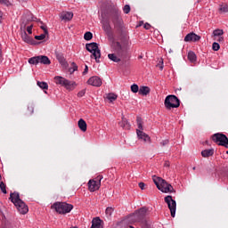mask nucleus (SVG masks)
<instances>
[{
    "mask_svg": "<svg viewBox=\"0 0 228 228\" xmlns=\"http://www.w3.org/2000/svg\"><path fill=\"white\" fill-rule=\"evenodd\" d=\"M131 92H133V94H138V92L140 93V87L138 86V85L136 84L132 85Z\"/></svg>",
    "mask_w": 228,
    "mask_h": 228,
    "instance_id": "31",
    "label": "nucleus"
},
{
    "mask_svg": "<svg viewBox=\"0 0 228 228\" xmlns=\"http://www.w3.org/2000/svg\"><path fill=\"white\" fill-rule=\"evenodd\" d=\"M212 141L214 143L217 145H221V147H225L228 149V138L227 135L222 133H216L212 135Z\"/></svg>",
    "mask_w": 228,
    "mask_h": 228,
    "instance_id": "8",
    "label": "nucleus"
},
{
    "mask_svg": "<svg viewBox=\"0 0 228 228\" xmlns=\"http://www.w3.org/2000/svg\"><path fill=\"white\" fill-rule=\"evenodd\" d=\"M108 58L111 61H114V63H119V61H121L120 58H122V56H118V55L117 56V54L115 53H109Z\"/></svg>",
    "mask_w": 228,
    "mask_h": 228,
    "instance_id": "19",
    "label": "nucleus"
},
{
    "mask_svg": "<svg viewBox=\"0 0 228 228\" xmlns=\"http://www.w3.org/2000/svg\"><path fill=\"white\" fill-rule=\"evenodd\" d=\"M39 63L42 65H51V60L45 55H39Z\"/></svg>",
    "mask_w": 228,
    "mask_h": 228,
    "instance_id": "20",
    "label": "nucleus"
},
{
    "mask_svg": "<svg viewBox=\"0 0 228 228\" xmlns=\"http://www.w3.org/2000/svg\"><path fill=\"white\" fill-rule=\"evenodd\" d=\"M88 188L89 191H97L101 188V180L95 181V180H90L88 182Z\"/></svg>",
    "mask_w": 228,
    "mask_h": 228,
    "instance_id": "13",
    "label": "nucleus"
},
{
    "mask_svg": "<svg viewBox=\"0 0 228 228\" xmlns=\"http://www.w3.org/2000/svg\"><path fill=\"white\" fill-rule=\"evenodd\" d=\"M224 40V37H219V42H222Z\"/></svg>",
    "mask_w": 228,
    "mask_h": 228,
    "instance_id": "53",
    "label": "nucleus"
},
{
    "mask_svg": "<svg viewBox=\"0 0 228 228\" xmlns=\"http://www.w3.org/2000/svg\"><path fill=\"white\" fill-rule=\"evenodd\" d=\"M87 84H89L91 86H102V79H101V77L94 76V77H91L88 80H87Z\"/></svg>",
    "mask_w": 228,
    "mask_h": 228,
    "instance_id": "11",
    "label": "nucleus"
},
{
    "mask_svg": "<svg viewBox=\"0 0 228 228\" xmlns=\"http://www.w3.org/2000/svg\"><path fill=\"white\" fill-rule=\"evenodd\" d=\"M34 110L35 109L33 108V105H30L28 107V111L30 115L33 114Z\"/></svg>",
    "mask_w": 228,
    "mask_h": 228,
    "instance_id": "44",
    "label": "nucleus"
},
{
    "mask_svg": "<svg viewBox=\"0 0 228 228\" xmlns=\"http://www.w3.org/2000/svg\"><path fill=\"white\" fill-rule=\"evenodd\" d=\"M9 199L11 202L14 204L15 208H17L20 215H26L28 211H29L28 205H26V203L22 201V200H20V194H19V192L17 191L11 192Z\"/></svg>",
    "mask_w": 228,
    "mask_h": 228,
    "instance_id": "1",
    "label": "nucleus"
},
{
    "mask_svg": "<svg viewBox=\"0 0 228 228\" xmlns=\"http://www.w3.org/2000/svg\"><path fill=\"white\" fill-rule=\"evenodd\" d=\"M164 200H165L166 204H167V208L170 210L171 216L173 218H175V211L177 209V203L172 198L171 195L166 196Z\"/></svg>",
    "mask_w": 228,
    "mask_h": 228,
    "instance_id": "9",
    "label": "nucleus"
},
{
    "mask_svg": "<svg viewBox=\"0 0 228 228\" xmlns=\"http://www.w3.org/2000/svg\"><path fill=\"white\" fill-rule=\"evenodd\" d=\"M117 94H109L107 96V99L110 102H113V101H117Z\"/></svg>",
    "mask_w": 228,
    "mask_h": 228,
    "instance_id": "32",
    "label": "nucleus"
},
{
    "mask_svg": "<svg viewBox=\"0 0 228 228\" xmlns=\"http://www.w3.org/2000/svg\"><path fill=\"white\" fill-rule=\"evenodd\" d=\"M214 37H222L224 35V30L222 29H216L213 31Z\"/></svg>",
    "mask_w": 228,
    "mask_h": 228,
    "instance_id": "34",
    "label": "nucleus"
},
{
    "mask_svg": "<svg viewBox=\"0 0 228 228\" xmlns=\"http://www.w3.org/2000/svg\"><path fill=\"white\" fill-rule=\"evenodd\" d=\"M134 214L135 215L139 222H143V219L145 218V216H147V208L142 207L139 210L135 211Z\"/></svg>",
    "mask_w": 228,
    "mask_h": 228,
    "instance_id": "12",
    "label": "nucleus"
},
{
    "mask_svg": "<svg viewBox=\"0 0 228 228\" xmlns=\"http://www.w3.org/2000/svg\"><path fill=\"white\" fill-rule=\"evenodd\" d=\"M86 49L89 53H92L91 58H94L96 63H101V50L99 45L95 42L86 45Z\"/></svg>",
    "mask_w": 228,
    "mask_h": 228,
    "instance_id": "4",
    "label": "nucleus"
},
{
    "mask_svg": "<svg viewBox=\"0 0 228 228\" xmlns=\"http://www.w3.org/2000/svg\"><path fill=\"white\" fill-rule=\"evenodd\" d=\"M37 86H39V88L42 90H47L49 88V85H47L46 82L37 81Z\"/></svg>",
    "mask_w": 228,
    "mask_h": 228,
    "instance_id": "27",
    "label": "nucleus"
},
{
    "mask_svg": "<svg viewBox=\"0 0 228 228\" xmlns=\"http://www.w3.org/2000/svg\"><path fill=\"white\" fill-rule=\"evenodd\" d=\"M123 12L124 13H129V12H131V6H129V4H126L123 8Z\"/></svg>",
    "mask_w": 228,
    "mask_h": 228,
    "instance_id": "38",
    "label": "nucleus"
},
{
    "mask_svg": "<svg viewBox=\"0 0 228 228\" xmlns=\"http://www.w3.org/2000/svg\"><path fill=\"white\" fill-rule=\"evenodd\" d=\"M113 211H114L113 208L108 207V208H106V210H105V215H106L107 216H111V215H113Z\"/></svg>",
    "mask_w": 228,
    "mask_h": 228,
    "instance_id": "33",
    "label": "nucleus"
},
{
    "mask_svg": "<svg viewBox=\"0 0 228 228\" xmlns=\"http://www.w3.org/2000/svg\"><path fill=\"white\" fill-rule=\"evenodd\" d=\"M213 154H215L214 149L204 150L201 151V156L203 158H209L210 156H213Z\"/></svg>",
    "mask_w": 228,
    "mask_h": 228,
    "instance_id": "22",
    "label": "nucleus"
},
{
    "mask_svg": "<svg viewBox=\"0 0 228 228\" xmlns=\"http://www.w3.org/2000/svg\"><path fill=\"white\" fill-rule=\"evenodd\" d=\"M213 51H219L220 50V44L214 42L212 45Z\"/></svg>",
    "mask_w": 228,
    "mask_h": 228,
    "instance_id": "37",
    "label": "nucleus"
},
{
    "mask_svg": "<svg viewBox=\"0 0 228 228\" xmlns=\"http://www.w3.org/2000/svg\"><path fill=\"white\" fill-rule=\"evenodd\" d=\"M27 31L29 35H31V33H33V25L27 27Z\"/></svg>",
    "mask_w": 228,
    "mask_h": 228,
    "instance_id": "43",
    "label": "nucleus"
},
{
    "mask_svg": "<svg viewBox=\"0 0 228 228\" xmlns=\"http://www.w3.org/2000/svg\"><path fill=\"white\" fill-rule=\"evenodd\" d=\"M84 38L86 41H90V40H92V38H94V34H92V32H90V31L86 32L84 35Z\"/></svg>",
    "mask_w": 228,
    "mask_h": 228,
    "instance_id": "30",
    "label": "nucleus"
},
{
    "mask_svg": "<svg viewBox=\"0 0 228 228\" xmlns=\"http://www.w3.org/2000/svg\"><path fill=\"white\" fill-rule=\"evenodd\" d=\"M21 38L23 42H26V44H33V38L28 36V33H26V31L21 33Z\"/></svg>",
    "mask_w": 228,
    "mask_h": 228,
    "instance_id": "21",
    "label": "nucleus"
},
{
    "mask_svg": "<svg viewBox=\"0 0 228 228\" xmlns=\"http://www.w3.org/2000/svg\"><path fill=\"white\" fill-rule=\"evenodd\" d=\"M113 49L118 56L124 57L127 54V45L120 44V42L113 43Z\"/></svg>",
    "mask_w": 228,
    "mask_h": 228,
    "instance_id": "10",
    "label": "nucleus"
},
{
    "mask_svg": "<svg viewBox=\"0 0 228 228\" xmlns=\"http://www.w3.org/2000/svg\"><path fill=\"white\" fill-rule=\"evenodd\" d=\"M153 183L157 186L158 190L162 191V193H175L174 186L168 183L165 179L156 177L153 178Z\"/></svg>",
    "mask_w": 228,
    "mask_h": 228,
    "instance_id": "2",
    "label": "nucleus"
},
{
    "mask_svg": "<svg viewBox=\"0 0 228 228\" xmlns=\"http://www.w3.org/2000/svg\"><path fill=\"white\" fill-rule=\"evenodd\" d=\"M136 122L138 126V129L136 130V134L139 140H143V142H148V143H151V136H149V134L143 132V120L142 119V117H137Z\"/></svg>",
    "mask_w": 228,
    "mask_h": 228,
    "instance_id": "6",
    "label": "nucleus"
},
{
    "mask_svg": "<svg viewBox=\"0 0 228 228\" xmlns=\"http://www.w3.org/2000/svg\"><path fill=\"white\" fill-rule=\"evenodd\" d=\"M74 17V13L71 12H63L61 16V19L62 20H72V18Z\"/></svg>",
    "mask_w": 228,
    "mask_h": 228,
    "instance_id": "18",
    "label": "nucleus"
},
{
    "mask_svg": "<svg viewBox=\"0 0 228 228\" xmlns=\"http://www.w3.org/2000/svg\"><path fill=\"white\" fill-rule=\"evenodd\" d=\"M52 208L60 215H67V213H70L74 209V206L67 202H55Z\"/></svg>",
    "mask_w": 228,
    "mask_h": 228,
    "instance_id": "5",
    "label": "nucleus"
},
{
    "mask_svg": "<svg viewBox=\"0 0 228 228\" xmlns=\"http://www.w3.org/2000/svg\"><path fill=\"white\" fill-rule=\"evenodd\" d=\"M47 34H45V33H44V34H41V35H39V36H35V39L36 40H44L45 38V36H46Z\"/></svg>",
    "mask_w": 228,
    "mask_h": 228,
    "instance_id": "39",
    "label": "nucleus"
},
{
    "mask_svg": "<svg viewBox=\"0 0 228 228\" xmlns=\"http://www.w3.org/2000/svg\"><path fill=\"white\" fill-rule=\"evenodd\" d=\"M53 79L56 85L63 86V88L67 89L68 92H72L76 90V87L77 86V83H76V81L69 80L61 76H56Z\"/></svg>",
    "mask_w": 228,
    "mask_h": 228,
    "instance_id": "3",
    "label": "nucleus"
},
{
    "mask_svg": "<svg viewBox=\"0 0 228 228\" xmlns=\"http://www.w3.org/2000/svg\"><path fill=\"white\" fill-rule=\"evenodd\" d=\"M195 168H196L195 167H192V170H195Z\"/></svg>",
    "mask_w": 228,
    "mask_h": 228,
    "instance_id": "54",
    "label": "nucleus"
},
{
    "mask_svg": "<svg viewBox=\"0 0 228 228\" xmlns=\"http://www.w3.org/2000/svg\"><path fill=\"white\" fill-rule=\"evenodd\" d=\"M157 67H159V69H160V70H163V60L160 61V63L157 64Z\"/></svg>",
    "mask_w": 228,
    "mask_h": 228,
    "instance_id": "47",
    "label": "nucleus"
},
{
    "mask_svg": "<svg viewBox=\"0 0 228 228\" xmlns=\"http://www.w3.org/2000/svg\"><path fill=\"white\" fill-rule=\"evenodd\" d=\"M164 167H170V161L167 160L165 163H164Z\"/></svg>",
    "mask_w": 228,
    "mask_h": 228,
    "instance_id": "50",
    "label": "nucleus"
},
{
    "mask_svg": "<svg viewBox=\"0 0 228 228\" xmlns=\"http://www.w3.org/2000/svg\"><path fill=\"white\" fill-rule=\"evenodd\" d=\"M86 74H88V66L87 65H86L85 69L83 71L84 76L86 75Z\"/></svg>",
    "mask_w": 228,
    "mask_h": 228,
    "instance_id": "48",
    "label": "nucleus"
},
{
    "mask_svg": "<svg viewBox=\"0 0 228 228\" xmlns=\"http://www.w3.org/2000/svg\"><path fill=\"white\" fill-rule=\"evenodd\" d=\"M0 4H4V6H10L12 4L8 0H0Z\"/></svg>",
    "mask_w": 228,
    "mask_h": 228,
    "instance_id": "40",
    "label": "nucleus"
},
{
    "mask_svg": "<svg viewBox=\"0 0 228 228\" xmlns=\"http://www.w3.org/2000/svg\"><path fill=\"white\" fill-rule=\"evenodd\" d=\"M57 60L62 67H69V63L67 62V60H65V57H63V55H57Z\"/></svg>",
    "mask_w": 228,
    "mask_h": 228,
    "instance_id": "24",
    "label": "nucleus"
},
{
    "mask_svg": "<svg viewBox=\"0 0 228 228\" xmlns=\"http://www.w3.org/2000/svg\"><path fill=\"white\" fill-rule=\"evenodd\" d=\"M3 22V12L0 11V23Z\"/></svg>",
    "mask_w": 228,
    "mask_h": 228,
    "instance_id": "51",
    "label": "nucleus"
},
{
    "mask_svg": "<svg viewBox=\"0 0 228 228\" xmlns=\"http://www.w3.org/2000/svg\"><path fill=\"white\" fill-rule=\"evenodd\" d=\"M78 127L80 130H82L83 133H86V121H85L83 118H80L78 120Z\"/></svg>",
    "mask_w": 228,
    "mask_h": 228,
    "instance_id": "23",
    "label": "nucleus"
},
{
    "mask_svg": "<svg viewBox=\"0 0 228 228\" xmlns=\"http://www.w3.org/2000/svg\"><path fill=\"white\" fill-rule=\"evenodd\" d=\"M85 94H86V90L83 89L77 93V97H85Z\"/></svg>",
    "mask_w": 228,
    "mask_h": 228,
    "instance_id": "41",
    "label": "nucleus"
},
{
    "mask_svg": "<svg viewBox=\"0 0 228 228\" xmlns=\"http://www.w3.org/2000/svg\"><path fill=\"white\" fill-rule=\"evenodd\" d=\"M200 40V36L191 32L187 34L184 37V42H199Z\"/></svg>",
    "mask_w": 228,
    "mask_h": 228,
    "instance_id": "14",
    "label": "nucleus"
},
{
    "mask_svg": "<svg viewBox=\"0 0 228 228\" xmlns=\"http://www.w3.org/2000/svg\"><path fill=\"white\" fill-rule=\"evenodd\" d=\"M144 29H151V24L145 23L144 24Z\"/></svg>",
    "mask_w": 228,
    "mask_h": 228,
    "instance_id": "49",
    "label": "nucleus"
},
{
    "mask_svg": "<svg viewBox=\"0 0 228 228\" xmlns=\"http://www.w3.org/2000/svg\"><path fill=\"white\" fill-rule=\"evenodd\" d=\"M0 190H1L2 192H4L6 195V193H7L6 184H4V182L0 183Z\"/></svg>",
    "mask_w": 228,
    "mask_h": 228,
    "instance_id": "36",
    "label": "nucleus"
},
{
    "mask_svg": "<svg viewBox=\"0 0 228 228\" xmlns=\"http://www.w3.org/2000/svg\"><path fill=\"white\" fill-rule=\"evenodd\" d=\"M188 60L189 61H191L192 63L194 61H197V55L193 52H189L188 53Z\"/></svg>",
    "mask_w": 228,
    "mask_h": 228,
    "instance_id": "26",
    "label": "nucleus"
},
{
    "mask_svg": "<svg viewBox=\"0 0 228 228\" xmlns=\"http://www.w3.org/2000/svg\"><path fill=\"white\" fill-rule=\"evenodd\" d=\"M219 11L221 12V13H228V4H222L219 8Z\"/></svg>",
    "mask_w": 228,
    "mask_h": 228,
    "instance_id": "29",
    "label": "nucleus"
},
{
    "mask_svg": "<svg viewBox=\"0 0 228 228\" xmlns=\"http://www.w3.org/2000/svg\"><path fill=\"white\" fill-rule=\"evenodd\" d=\"M151 94V88L146 86H142L139 88V95H149Z\"/></svg>",
    "mask_w": 228,
    "mask_h": 228,
    "instance_id": "17",
    "label": "nucleus"
},
{
    "mask_svg": "<svg viewBox=\"0 0 228 228\" xmlns=\"http://www.w3.org/2000/svg\"><path fill=\"white\" fill-rule=\"evenodd\" d=\"M119 16H120V13H118V12H116V13L114 14L113 19H112L114 24H115L116 22H120V18H119Z\"/></svg>",
    "mask_w": 228,
    "mask_h": 228,
    "instance_id": "35",
    "label": "nucleus"
},
{
    "mask_svg": "<svg viewBox=\"0 0 228 228\" xmlns=\"http://www.w3.org/2000/svg\"><path fill=\"white\" fill-rule=\"evenodd\" d=\"M19 1V3H26V1H28V0H18Z\"/></svg>",
    "mask_w": 228,
    "mask_h": 228,
    "instance_id": "52",
    "label": "nucleus"
},
{
    "mask_svg": "<svg viewBox=\"0 0 228 228\" xmlns=\"http://www.w3.org/2000/svg\"><path fill=\"white\" fill-rule=\"evenodd\" d=\"M28 63L30 65H38V63H40V57H39V55L32 57V58H29L28 59Z\"/></svg>",
    "mask_w": 228,
    "mask_h": 228,
    "instance_id": "25",
    "label": "nucleus"
},
{
    "mask_svg": "<svg viewBox=\"0 0 228 228\" xmlns=\"http://www.w3.org/2000/svg\"><path fill=\"white\" fill-rule=\"evenodd\" d=\"M119 126L123 129H131V124H129V121L127 120V118H124V116L122 117V120L119 122Z\"/></svg>",
    "mask_w": 228,
    "mask_h": 228,
    "instance_id": "16",
    "label": "nucleus"
},
{
    "mask_svg": "<svg viewBox=\"0 0 228 228\" xmlns=\"http://www.w3.org/2000/svg\"><path fill=\"white\" fill-rule=\"evenodd\" d=\"M102 220H101V217H94L92 220V225L91 228H102Z\"/></svg>",
    "mask_w": 228,
    "mask_h": 228,
    "instance_id": "15",
    "label": "nucleus"
},
{
    "mask_svg": "<svg viewBox=\"0 0 228 228\" xmlns=\"http://www.w3.org/2000/svg\"><path fill=\"white\" fill-rule=\"evenodd\" d=\"M168 143H170V141L168 139H166L160 142V145H162V147H165V145H168Z\"/></svg>",
    "mask_w": 228,
    "mask_h": 228,
    "instance_id": "42",
    "label": "nucleus"
},
{
    "mask_svg": "<svg viewBox=\"0 0 228 228\" xmlns=\"http://www.w3.org/2000/svg\"><path fill=\"white\" fill-rule=\"evenodd\" d=\"M139 188H141V190H145V183L143 182L139 183Z\"/></svg>",
    "mask_w": 228,
    "mask_h": 228,
    "instance_id": "46",
    "label": "nucleus"
},
{
    "mask_svg": "<svg viewBox=\"0 0 228 228\" xmlns=\"http://www.w3.org/2000/svg\"><path fill=\"white\" fill-rule=\"evenodd\" d=\"M76 70H77V64H76V62H72L71 67L69 69V72L70 74H74V72H76Z\"/></svg>",
    "mask_w": 228,
    "mask_h": 228,
    "instance_id": "28",
    "label": "nucleus"
},
{
    "mask_svg": "<svg viewBox=\"0 0 228 228\" xmlns=\"http://www.w3.org/2000/svg\"><path fill=\"white\" fill-rule=\"evenodd\" d=\"M41 29H43L44 33L45 35H48L49 34V31L47 30V27L45 26H41Z\"/></svg>",
    "mask_w": 228,
    "mask_h": 228,
    "instance_id": "45",
    "label": "nucleus"
},
{
    "mask_svg": "<svg viewBox=\"0 0 228 228\" xmlns=\"http://www.w3.org/2000/svg\"><path fill=\"white\" fill-rule=\"evenodd\" d=\"M165 108L167 110H172L173 108H179L181 106V101L177 96L174 94H169L166 97L164 102Z\"/></svg>",
    "mask_w": 228,
    "mask_h": 228,
    "instance_id": "7",
    "label": "nucleus"
}]
</instances>
